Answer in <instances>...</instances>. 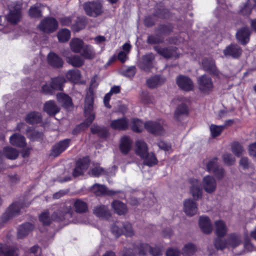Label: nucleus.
Returning a JSON list of instances; mask_svg holds the SVG:
<instances>
[{
    "mask_svg": "<svg viewBox=\"0 0 256 256\" xmlns=\"http://www.w3.org/2000/svg\"><path fill=\"white\" fill-rule=\"evenodd\" d=\"M252 6L249 1H248L240 9V13L244 16H248L252 11Z\"/></svg>",
    "mask_w": 256,
    "mask_h": 256,
    "instance_id": "nucleus-56",
    "label": "nucleus"
},
{
    "mask_svg": "<svg viewBox=\"0 0 256 256\" xmlns=\"http://www.w3.org/2000/svg\"><path fill=\"white\" fill-rule=\"evenodd\" d=\"M84 8L87 14L94 17L100 15L103 11L102 4L98 1L86 2Z\"/></svg>",
    "mask_w": 256,
    "mask_h": 256,
    "instance_id": "nucleus-9",
    "label": "nucleus"
},
{
    "mask_svg": "<svg viewBox=\"0 0 256 256\" xmlns=\"http://www.w3.org/2000/svg\"><path fill=\"white\" fill-rule=\"evenodd\" d=\"M144 164L148 166H153L158 163V160L153 152H148L144 158H142Z\"/></svg>",
    "mask_w": 256,
    "mask_h": 256,
    "instance_id": "nucleus-36",
    "label": "nucleus"
},
{
    "mask_svg": "<svg viewBox=\"0 0 256 256\" xmlns=\"http://www.w3.org/2000/svg\"><path fill=\"white\" fill-rule=\"evenodd\" d=\"M158 146L160 148L164 150H168L170 148V146L164 142L160 141L158 144Z\"/></svg>",
    "mask_w": 256,
    "mask_h": 256,
    "instance_id": "nucleus-64",
    "label": "nucleus"
},
{
    "mask_svg": "<svg viewBox=\"0 0 256 256\" xmlns=\"http://www.w3.org/2000/svg\"><path fill=\"white\" fill-rule=\"evenodd\" d=\"M216 160V159H214L208 162L206 164V168L208 172L214 173V171L218 168Z\"/></svg>",
    "mask_w": 256,
    "mask_h": 256,
    "instance_id": "nucleus-57",
    "label": "nucleus"
},
{
    "mask_svg": "<svg viewBox=\"0 0 256 256\" xmlns=\"http://www.w3.org/2000/svg\"><path fill=\"white\" fill-rule=\"evenodd\" d=\"M164 80L162 78L159 76H154L147 80V85L150 88H155L159 85H160L164 82Z\"/></svg>",
    "mask_w": 256,
    "mask_h": 256,
    "instance_id": "nucleus-44",
    "label": "nucleus"
},
{
    "mask_svg": "<svg viewBox=\"0 0 256 256\" xmlns=\"http://www.w3.org/2000/svg\"><path fill=\"white\" fill-rule=\"evenodd\" d=\"M70 139H66L56 144L52 148L50 152V156L54 157L58 156L62 152H64L69 146Z\"/></svg>",
    "mask_w": 256,
    "mask_h": 256,
    "instance_id": "nucleus-16",
    "label": "nucleus"
},
{
    "mask_svg": "<svg viewBox=\"0 0 256 256\" xmlns=\"http://www.w3.org/2000/svg\"><path fill=\"white\" fill-rule=\"evenodd\" d=\"M134 253L130 256L126 255V256H134L136 253L140 255H144L149 252L153 256H158L162 254V250L158 248H152L148 244H142L138 247L134 248Z\"/></svg>",
    "mask_w": 256,
    "mask_h": 256,
    "instance_id": "nucleus-10",
    "label": "nucleus"
},
{
    "mask_svg": "<svg viewBox=\"0 0 256 256\" xmlns=\"http://www.w3.org/2000/svg\"><path fill=\"white\" fill-rule=\"evenodd\" d=\"M154 50L160 55L165 58H170L174 56L172 52L165 48H162L160 46H156L154 47Z\"/></svg>",
    "mask_w": 256,
    "mask_h": 256,
    "instance_id": "nucleus-53",
    "label": "nucleus"
},
{
    "mask_svg": "<svg viewBox=\"0 0 256 256\" xmlns=\"http://www.w3.org/2000/svg\"><path fill=\"white\" fill-rule=\"evenodd\" d=\"M132 142L128 136H123L120 142V149L124 154H127L132 148Z\"/></svg>",
    "mask_w": 256,
    "mask_h": 256,
    "instance_id": "nucleus-27",
    "label": "nucleus"
},
{
    "mask_svg": "<svg viewBox=\"0 0 256 256\" xmlns=\"http://www.w3.org/2000/svg\"><path fill=\"white\" fill-rule=\"evenodd\" d=\"M84 42L82 40L74 38L71 40L70 45L71 50L76 53H78L83 48Z\"/></svg>",
    "mask_w": 256,
    "mask_h": 256,
    "instance_id": "nucleus-37",
    "label": "nucleus"
},
{
    "mask_svg": "<svg viewBox=\"0 0 256 256\" xmlns=\"http://www.w3.org/2000/svg\"><path fill=\"white\" fill-rule=\"evenodd\" d=\"M42 120L40 114L38 112H32L28 114L26 120L27 122L31 124L40 122Z\"/></svg>",
    "mask_w": 256,
    "mask_h": 256,
    "instance_id": "nucleus-42",
    "label": "nucleus"
},
{
    "mask_svg": "<svg viewBox=\"0 0 256 256\" xmlns=\"http://www.w3.org/2000/svg\"><path fill=\"white\" fill-rule=\"evenodd\" d=\"M216 178L218 179L222 178L224 176V170L222 168H217L214 172Z\"/></svg>",
    "mask_w": 256,
    "mask_h": 256,
    "instance_id": "nucleus-63",
    "label": "nucleus"
},
{
    "mask_svg": "<svg viewBox=\"0 0 256 256\" xmlns=\"http://www.w3.org/2000/svg\"><path fill=\"white\" fill-rule=\"evenodd\" d=\"M196 250L195 246L192 244H186L182 249V254L186 256H190L192 255Z\"/></svg>",
    "mask_w": 256,
    "mask_h": 256,
    "instance_id": "nucleus-50",
    "label": "nucleus"
},
{
    "mask_svg": "<svg viewBox=\"0 0 256 256\" xmlns=\"http://www.w3.org/2000/svg\"><path fill=\"white\" fill-rule=\"evenodd\" d=\"M89 163L90 160L88 158L79 160L76 162V168L73 172V176L76 177L83 174L88 168Z\"/></svg>",
    "mask_w": 256,
    "mask_h": 256,
    "instance_id": "nucleus-15",
    "label": "nucleus"
},
{
    "mask_svg": "<svg viewBox=\"0 0 256 256\" xmlns=\"http://www.w3.org/2000/svg\"><path fill=\"white\" fill-rule=\"evenodd\" d=\"M165 124L164 120L148 121L144 124L138 119L133 118L131 121V128L135 132H142L144 128L148 132L156 135H162L165 132Z\"/></svg>",
    "mask_w": 256,
    "mask_h": 256,
    "instance_id": "nucleus-2",
    "label": "nucleus"
},
{
    "mask_svg": "<svg viewBox=\"0 0 256 256\" xmlns=\"http://www.w3.org/2000/svg\"><path fill=\"white\" fill-rule=\"evenodd\" d=\"M250 35V30L247 28H244L238 31L236 36L242 44H245L249 41Z\"/></svg>",
    "mask_w": 256,
    "mask_h": 256,
    "instance_id": "nucleus-25",
    "label": "nucleus"
},
{
    "mask_svg": "<svg viewBox=\"0 0 256 256\" xmlns=\"http://www.w3.org/2000/svg\"><path fill=\"white\" fill-rule=\"evenodd\" d=\"M58 26V22L52 18H46L43 19L38 25L40 30L47 33L52 32L55 31Z\"/></svg>",
    "mask_w": 256,
    "mask_h": 256,
    "instance_id": "nucleus-11",
    "label": "nucleus"
},
{
    "mask_svg": "<svg viewBox=\"0 0 256 256\" xmlns=\"http://www.w3.org/2000/svg\"><path fill=\"white\" fill-rule=\"evenodd\" d=\"M202 64L206 71L210 72L213 74L220 77V72L217 70L214 60L212 58H205L202 60Z\"/></svg>",
    "mask_w": 256,
    "mask_h": 256,
    "instance_id": "nucleus-23",
    "label": "nucleus"
},
{
    "mask_svg": "<svg viewBox=\"0 0 256 256\" xmlns=\"http://www.w3.org/2000/svg\"><path fill=\"white\" fill-rule=\"evenodd\" d=\"M94 214L97 216L107 218L110 216V212L107 206L104 205H100L94 208Z\"/></svg>",
    "mask_w": 256,
    "mask_h": 256,
    "instance_id": "nucleus-31",
    "label": "nucleus"
},
{
    "mask_svg": "<svg viewBox=\"0 0 256 256\" xmlns=\"http://www.w3.org/2000/svg\"><path fill=\"white\" fill-rule=\"evenodd\" d=\"M198 89L204 94H208L214 89L212 78L206 75H202L198 78Z\"/></svg>",
    "mask_w": 256,
    "mask_h": 256,
    "instance_id": "nucleus-8",
    "label": "nucleus"
},
{
    "mask_svg": "<svg viewBox=\"0 0 256 256\" xmlns=\"http://www.w3.org/2000/svg\"><path fill=\"white\" fill-rule=\"evenodd\" d=\"M112 206L115 212L119 215L124 214L127 212L126 206L122 202L115 200L112 204Z\"/></svg>",
    "mask_w": 256,
    "mask_h": 256,
    "instance_id": "nucleus-35",
    "label": "nucleus"
},
{
    "mask_svg": "<svg viewBox=\"0 0 256 256\" xmlns=\"http://www.w3.org/2000/svg\"><path fill=\"white\" fill-rule=\"evenodd\" d=\"M91 131L93 134H97L101 137H106L108 134V132L106 128H101L95 124L92 126Z\"/></svg>",
    "mask_w": 256,
    "mask_h": 256,
    "instance_id": "nucleus-51",
    "label": "nucleus"
},
{
    "mask_svg": "<svg viewBox=\"0 0 256 256\" xmlns=\"http://www.w3.org/2000/svg\"><path fill=\"white\" fill-rule=\"evenodd\" d=\"M74 207L76 211L79 213L86 212L88 210L86 203L81 200H76L74 204Z\"/></svg>",
    "mask_w": 256,
    "mask_h": 256,
    "instance_id": "nucleus-45",
    "label": "nucleus"
},
{
    "mask_svg": "<svg viewBox=\"0 0 256 256\" xmlns=\"http://www.w3.org/2000/svg\"><path fill=\"white\" fill-rule=\"evenodd\" d=\"M104 173L105 171L99 165L96 164L93 168H92L90 174L93 176H98Z\"/></svg>",
    "mask_w": 256,
    "mask_h": 256,
    "instance_id": "nucleus-54",
    "label": "nucleus"
},
{
    "mask_svg": "<svg viewBox=\"0 0 256 256\" xmlns=\"http://www.w3.org/2000/svg\"><path fill=\"white\" fill-rule=\"evenodd\" d=\"M92 192L96 196H112L116 194V192L108 190L105 186L96 184L92 187Z\"/></svg>",
    "mask_w": 256,
    "mask_h": 256,
    "instance_id": "nucleus-18",
    "label": "nucleus"
},
{
    "mask_svg": "<svg viewBox=\"0 0 256 256\" xmlns=\"http://www.w3.org/2000/svg\"><path fill=\"white\" fill-rule=\"evenodd\" d=\"M198 224L200 228L203 232L208 234L212 232V224L208 216H200L199 218Z\"/></svg>",
    "mask_w": 256,
    "mask_h": 256,
    "instance_id": "nucleus-21",
    "label": "nucleus"
},
{
    "mask_svg": "<svg viewBox=\"0 0 256 256\" xmlns=\"http://www.w3.org/2000/svg\"><path fill=\"white\" fill-rule=\"evenodd\" d=\"M10 144L14 146L18 147H24L26 146L24 138L19 134H14L10 138Z\"/></svg>",
    "mask_w": 256,
    "mask_h": 256,
    "instance_id": "nucleus-32",
    "label": "nucleus"
},
{
    "mask_svg": "<svg viewBox=\"0 0 256 256\" xmlns=\"http://www.w3.org/2000/svg\"><path fill=\"white\" fill-rule=\"evenodd\" d=\"M72 210L70 206H67L64 212H62L60 214V216H58V212L54 214L52 218L49 216V214L48 212H42L39 216L40 222H41L44 225H48L50 224L52 220H63L67 219L70 220V218L72 216Z\"/></svg>",
    "mask_w": 256,
    "mask_h": 256,
    "instance_id": "nucleus-4",
    "label": "nucleus"
},
{
    "mask_svg": "<svg viewBox=\"0 0 256 256\" xmlns=\"http://www.w3.org/2000/svg\"><path fill=\"white\" fill-rule=\"evenodd\" d=\"M66 76L68 80L74 83H76L80 78V74L78 70H72L68 72Z\"/></svg>",
    "mask_w": 256,
    "mask_h": 256,
    "instance_id": "nucleus-46",
    "label": "nucleus"
},
{
    "mask_svg": "<svg viewBox=\"0 0 256 256\" xmlns=\"http://www.w3.org/2000/svg\"><path fill=\"white\" fill-rule=\"evenodd\" d=\"M112 232L116 237L122 234H124L126 236H131L134 234L132 226L130 223L126 222L122 224L118 222L114 223L112 226Z\"/></svg>",
    "mask_w": 256,
    "mask_h": 256,
    "instance_id": "nucleus-6",
    "label": "nucleus"
},
{
    "mask_svg": "<svg viewBox=\"0 0 256 256\" xmlns=\"http://www.w3.org/2000/svg\"><path fill=\"white\" fill-rule=\"evenodd\" d=\"M248 152L250 156L256 158V142L249 146Z\"/></svg>",
    "mask_w": 256,
    "mask_h": 256,
    "instance_id": "nucleus-61",
    "label": "nucleus"
},
{
    "mask_svg": "<svg viewBox=\"0 0 256 256\" xmlns=\"http://www.w3.org/2000/svg\"><path fill=\"white\" fill-rule=\"evenodd\" d=\"M134 151L136 154L141 158H144L148 153V146L146 142L142 140H139L136 142Z\"/></svg>",
    "mask_w": 256,
    "mask_h": 256,
    "instance_id": "nucleus-20",
    "label": "nucleus"
},
{
    "mask_svg": "<svg viewBox=\"0 0 256 256\" xmlns=\"http://www.w3.org/2000/svg\"><path fill=\"white\" fill-rule=\"evenodd\" d=\"M56 98L59 103L65 108L69 109L72 107V100L68 95L59 93L57 94Z\"/></svg>",
    "mask_w": 256,
    "mask_h": 256,
    "instance_id": "nucleus-33",
    "label": "nucleus"
},
{
    "mask_svg": "<svg viewBox=\"0 0 256 256\" xmlns=\"http://www.w3.org/2000/svg\"><path fill=\"white\" fill-rule=\"evenodd\" d=\"M110 126L114 130H125L128 128V122L126 118L112 120Z\"/></svg>",
    "mask_w": 256,
    "mask_h": 256,
    "instance_id": "nucleus-24",
    "label": "nucleus"
},
{
    "mask_svg": "<svg viewBox=\"0 0 256 256\" xmlns=\"http://www.w3.org/2000/svg\"><path fill=\"white\" fill-rule=\"evenodd\" d=\"M70 32L66 28L60 30L58 34V38L59 42H67L70 38Z\"/></svg>",
    "mask_w": 256,
    "mask_h": 256,
    "instance_id": "nucleus-47",
    "label": "nucleus"
},
{
    "mask_svg": "<svg viewBox=\"0 0 256 256\" xmlns=\"http://www.w3.org/2000/svg\"><path fill=\"white\" fill-rule=\"evenodd\" d=\"M180 250L177 248H170L166 252V256H179Z\"/></svg>",
    "mask_w": 256,
    "mask_h": 256,
    "instance_id": "nucleus-59",
    "label": "nucleus"
},
{
    "mask_svg": "<svg viewBox=\"0 0 256 256\" xmlns=\"http://www.w3.org/2000/svg\"><path fill=\"white\" fill-rule=\"evenodd\" d=\"M225 128V125L218 126L212 124L210 126V135L212 138H216L220 135Z\"/></svg>",
    "mask_w": 256,
    "mask_h": 256,
    "instance_id": "nucleus-40",
    "label": "nucleus"
},
{
    "mask_svg": "<svg viewBox=\"0 0 256 256\" xmlns=\"http://www.w3.org/2000/svg\"><path fill=\"white\" fill-rule=\"evenodd\" d=\"M184 210L186 214L192 216L198 212L196 202L191 199H188L184 202Z\"/></svg>",
    "mask_w": 256,
    "mask_h": 256,
    "instance_id": "nucleus-19",
    "label": "nucleus"
},
{
    "mask_svg": "<svg viewBox=\"0 0 256 256\" xmlns=\"http://www.w3.org/2000/svg\"><path fill=\"white\" fill-rule=\"evenodd\" d=\"M34 228V226L30 223H26L20 226L18 230V236L19 238H22L31 232Z\"/></svg>",
    "mask_w": 256,
    "mask_h": 256,
    "instance_id": "nucleus-34",
    "label": "nucleus"
},
{
    "mask_svg": "<svg viewBox=\"0 0 256 256\" xmlns=\"http://www.w3.org/2000/svg\"><path fill=\"white\" fill-rule=\"evenodd\" d=\"M3 154L8 159L14 160L18 156V152L16 149L8 146L4 148Z\"/></svg>",
    "mask_w": 256,
    "mask_h": 256,
    "instance_id": "nucleus-39",
    "label": "nucleus"
},
{
    "mask_svg": "<svg viewBox=\"0 0 256 256\" xmlns=\"http://www.w3.org/2000/svg\"><path fill=\"white\" fill-rule=\"evenodd\" d=\"M41 6L40 4H36L32 6L29 10V15L32 18H40L42 14L40 8Z\"/></svg>",
    "mask_w": 256,
    "mask_h": 256,
    "instance_id": "nucleus-49",
    "label": "nucleus"
},
{
    "mask_svg": "<svg viewBox=\"0 0 256 256\" xmlns=\"http://www.w3.org/2000/svg\"><path fill=\"white\" fill-rule=\"evenodd\" d=\"M215 232L218 236L214 242L216 248L222 250L226 248V244L220 238L224 236L228 231L227 226L224 222L218 220L214 222Z\"/></svg>",
    "mask_w": 256,
    "mask_h": 256,
    "instance_id": "nucleus-5",
    "label": "nucleus"
},
{
    "mask_svg": "<svg viewBox=\"0 0 256 256\" xmlns=\"http://www.w3.org/2000/svg\"><path fill=\"white\" fill-rule=\"evenodd\" d=\"M48 64L54 68L62 66L63 61L62 59L54 52H50L48 56Z\"/></svg>",
    "mask_w": 256,
    "mask_h": 256,
    "instance_id": "nucleus-29",
    "label": "nucleus"
},
{
    "mask_svg": "<svg viewBox=\"0 0 256 256\" xmlns=\"http://www.w3.org/2000/svg\"><path fill=\"white\" fill-rule=\"evenodd\" d=\"M224 53L226 56H230L233 58H237L240 55L242 50L237 45H230L224 50Z\"/></svg>",
    "mask_w": 256,
    "mask_h": 256,
    "instance_id": "nucleus-28",
    "label": "nucleus"
},
{
    "mask_svg": "<svg viewBox=\"0 0 256 256\" xmlns=\"http://www.w3.org/2000/svg\"><path fill=\"white\" fill-rule=\"evenodd\" d=\"M232 151L237 156H240L244 152L242 146L237 142H234L232 145Z\"/></svg>",
    "mask_w": 256,
    "mask_h": 256,
    "instance_id": "nucleus-52",
    "label": "nucleus"
},
{
    "mask_svg": "<svg viewBox=\"0 0 256 256\" xmlns=\"http://www.w3.org/2000/svg\"><path fill=\"white\" fill-rule=\"evenodd\" d=\"M64 82L65 80L62 77L54 78L52 80L50 86L46 84L42 86V92L46 94H52L54 93V90H62Z\"/></svg>",
    "mask_w": 256,
    "mask_h": 256,
    "instance_id": "nucleus-7",
    "label": "nucleus"
},
{
    "mask_svg": "<svg viewBox=\"0 0 256 256\" xmlns=\"http://www.w3.org/2000/svg\"><path fill=\"white\" fill-rule=\"evenodd\" d=\"M132 46L128 42L125 43L122 46V50L118 54V59L122 63H124L128 60Z\"/></svg>",
    "mask_w": 256,
    "mask_h": 256,
    "instance_id": "nucleus-26",
    "label": "nucleus"
},
{
    "mask_svg": "<svg viewBox=\"0 0 256 256\" xmlns=\"http://www.w3.org/2000/svg\"><path fill=\"white\" fill-rule=\"evenodd\" d=\"M136 73V68L134 66H131L128 68L124 72V75L127 77L133 76Z\"/></svg>",
    "mask_w": 256,
    "mask_h": 256,
    "instance_id": "nucleus-60",
    "label": "nucleus"
},
{
    "mask_svg": "<svg viewBox=\"0 0 256 256\" xmlns=\"http://www.w3.org/2000/svg\"><path fill=\"white\" fill-rule=\"evenodd\" d=\"M68 62L75 67H80L84 64V60L78 56H72L68 58Z\"/></svg>",
    "mask_w": 256,
    "mask_h": 256,
    "instance_id": "nucleus-48",
    "label": "nucleus"
},
{
    "mask_svg": "<svg viewBox=\"0 0 256 256\" xmlns=\"http://www.w3.org/2000/svg\"><path fill=\"white\" fill-rule=\"evenodd\" d=\"M240 165L244 169L248 168L250 165L248 160L247 158H242L240 161Z\"/></svg>",
    "mask_w": 256,
    "mask_h": 256,
    "instance_id": "nucleus-62",
    "label": "nucleus"
},
{
    "mask_svg": "<svg viewBox=\"0 0 256 256\" xmlns=\"http://www.w3.org/2000/svg\"><path fill=\"white\" fill-rule=\"evenodd\" d=\"M176 84L178 87L185 91L192 90L194 85L192 80L188 76L180 75L176 78Z\"/></svg>",
    "mask_w": 256,
    "mask_h": 256,
    "instance_id": "nucleus-14",
    "label": "nucleus"
},
{
    "mask_svg": "<svg viewBox=\"0 0 256 256\" xmlns=\"http://www.w3.org/2000/svg\"><path fill=\"white\" fill-rule=\"evenodd\" d=\"M22 208V204L19 202L12 204L8 208L4 214L6 216V219H9L18 215L20 212Z\"/></svg>",
    "mask_w": 256,
    "mask_h": 256,
    "instance_id": "nucleus-22",
    "label": "nucleus"
},
{
    "mask_svg": "<svg viewBox=\"0 0 256 256\" xmlns=\"http://www.w3.org/2000/svg\"><path fill=\"white\" fill-rule=\"evenodd\" d=\"M4 256H17L18 254L14 248L8 247L6 244H0V254Z\"/></svg>",
    "mask_w": 256,
    "mask_h": 256,
    "instance_id": "nucleus-43",
    "label": "nucleus"
},
{
    "mask_svg": "<svg viewBox=\"0 0 256 256\" xmlns=\"http://www.w3.org/2000/svg\"><path fill=\"white\" fill-rule=\"evenodd\" d=\"M190 193L196 200L202 197V190L210 194L214 192L217 188V183L216 178L212 176H204L202 183L200 180L196 178H190L188 180Z\"/></svg>",
    "mask_w": 256,
    "mask_h": 256,
    "instance_id": "nucleus-1",
    "label": "nucleus"
},
{
    "mask_svg": "<svg viewBox=\"0 0 256 256\" xmlns=\"http://www.w3.org/2000/svg\"><path fill=\"white\" fill-rule=\"evenodd\" d=\"M162 41V39L158 36H149L148 38V42L150 44H155L157 43L160 42Z\"/></svg>",
    "mask_w": 256,
    "mask_h": 256,
    "instance_id": "nucleus-58",
    "label": "nucleus"
},
{
    "mask_svg": "<svg viewBox=\"0 0 256 256\" xmlns=\"http://www.w3.org/2000/svg\"><path fill=\"white\" fill-rule=\"evenodd\" d=\"M44 110L49 115H54L60 111L59 107L53 100L46 102L44 105Z\"/></svg>",
    "mask_w": 256,
    "mask_h": 256,
    "instance_id": "nucleus-30",
    "label": "nucleus"
},
{
    "mask_svg": "<svg viewBox=\"0 0 256 256\" xmlns=\"http://www.w3.org/2000/svg\"><path fill=\"white\" fill-rule=\"evenodd\" d=\"M93 104L94 94L92 90H90L86 94L84 103V113L87 118L84 122L80 126V128H82L88 127L94 119V114L92 113Z\"/></svg>",
    "mask_w": 256,
    "mask_h": 256,
    "instance_id": "nucleus-3",
    "label": "nucleus"
},
{
    "mask_svg": "<svg viewBox=\"0 0 256 256\" xmlns=\"http://www.w3.org/2000/svg\"><path fill=\"white\" fill-rule=\"evenodd\" d=\"M186 99L182 97H178L174 99V102L178 104L174 112V116L177 119H179L180 116L182 115L188 114V108L186 104Z\"/></svg>",
    "mask_w": 256,
    "mask_h": 256,
    "instance_id": "nucleus-13",
    "label": "nucleus"
},
{
    "mask_svg": "<svg viewBox=\"0 0 256 256\" xmlns=\"http://www.w3.org/2000/svg\"><path fill=\"white\" fill-rule=\"evenodd\" d=\"M9 8L10 12L6 16V19L12 24H16L21 18V5L13 4Z\"/></svg>",
    "mask_w": 256,
    "mask_h": 256,
    "instance_id": "nucleus-12",
    "label": "nucleus"
},
{
    "mask_svg": "<svg viewBox=\"0 0 256 256\" xmlns=\"http://www.w3.org/2000/svg\"><path fill=\"white\" fill-rule=\"evenodd\" d=\"M224 242L226 244V247L230 246L235 248L240 244L241 240L238 235L232 234L228 236V242Z\"/></svg>",
    "mask_w": 256,
    "mask_h": 256,
    "instance_id": "nucleus-41",
    "label": "nucleus"
},
{
    "mask_svg": "<svg viewBox=\"0 0 256 256\" xmlns=\"http://www.w3.org/2000/svg\"><path fill=\"white\" fill-rule=\"evenodd\" d=\"M222 158L224 162L228 165L233 164L236 161L235 158L229 153L224 154Z\"/></svg>",
    "mask_w": 256,
    "mask_h": 256,
    "instance_id": "nucleus-55",
    "label": "nucleus"
},
{
    "mask_svg": "<svg viewBox=\"0 0 256 256\" xmlns=\"http://www.w3.org/2000/svg\"><path fill=\"white\" fill-rule=\"evenodd\" d=\"M154 57L152 54H148L144 56L139 62V67L146 71H148L153 66V61Z\"/></svg>",
    "mask_w": 256,
    "mask_h": 256,
    "instance_id": "nucleus-17",
    "label": "nucleus"
},
{
    "mask_svg": "<svg viewBox=\"0 0 256 256\" xmlns=\"http://www.w3.org/2000/svg\"><path fill=\"white\" fill-rule=\"evenodd\" d=\"M81 55L85 58L92 60L94 58L96 52L92 46L86 45L82 48Z\"/></svg>",
    "mask_w": 256,
    "mask_h": 256,
    "instance_id": "nucleus-38",
    "label": "nucleus"
}]
</instances>
